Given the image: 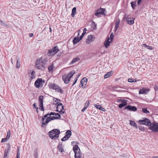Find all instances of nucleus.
Here are the masks:
<instances>
[{"instance_id": "obj_52", "label": "nucleus", "mask_w": 158, "mask_h": 158, "mask_svg": "<svg viewBox=\"0 0 158 158\" xmlns=\"http://www.w3.org/2000/svg\"><path fill=\"white\" fill-rule=\"evenodd\" d=\"M6 141V138H3L1 140L2 143L5 142Z\"/></svg>"}, {"instance_id": "obj_47", "label": "nucleus", "mask_w": 158, "mask_h": 158, "mask_svg": "<svg viewBox=\"0 0 158 158\" xmlns=\"http://www.w3.org/2000/svg\"><path fill=\"white\" fill-rule=\"evenodd\" d=\"M94 14L96 16H97L98 17H100V15H101V14H100L99 12H98L97 10V12L95 13Z\"/></svg>"}, {"instance_id": "obj_23", "label": "nucleus", "mask_w": 158, "mask_h": 158, "mask_svg": "<svg viewBox=\"0 0 158 158\" xmlns=\"http://www.w3.org/2000/svg\"><path fill=\"white\" fill-rule=\"evenodd\" d=\"M127 101H125V102H123V103L119 104L118 105V107L119 108H122L123 106H126L127 104Z\"/></svg>"}, {"instance_id": "obj_50", "label": "nucleus", "mask_w": 158, "mask_h": 158, "mask_svg": "<svg viewBox=\"0 0 158 158\" xmlns=\"http://www.w3.org/2000/svg\"><path fill=\"white\" fill-rule=\"evenodd\" d=\"M114 37V35L113 33H111L110 35V38L111 40V41L113 40Z\"/></svg>"}, {"instance_id": "obj_40", "label": "nucleus", "mask_w": 158, "mask_h": 158, "mask_svg": "<svg viewBox=\"0 0 158 158\" xmlns=\"http://www.w3.org/2000/svg\"><path fill=\"white\" fill-rule=\"evenodd\" d=\"M10 130H9L8 131V132H7V136H6V138H6V139H8L10 138Z\"/></svg>"}, {"instance_id": "obj_46", "label": "nucleus", "mask_w": 158, "mask_h": 158, "mask_svg": "<svg viewBox=\"0 0 158 158\" xmlns=\"http://www.w3.org/2000/svg\"><path fill=\"white\" fill-rule=\"evenodd\" d=\"M78 60H72L70 63L69 65H70L73 64V63L77 62Z\"/></svg>"}, {"instance_id": "obj_22", "label": "nucleus", "mask_w": 158, "mask_h": 158, "mask_svg": "<svg viewBox=\"0 0 158 158\" xmlns=\"http://www.w3.org/2000/svg\"><path fill=\"white\" fill-rule=\"evenodd\" d=\"M71 135V131L70 130H68L67 132H66L65 135V136L66 137H68V139L70 137Z\"/></svg>"}, {"instance_id": "obj_1", "label": "nucleus", "mask_w": 158, "mask_h": 158, "mask_svg": "<svg viewBox=\"0 0 158 158\" xmlns=\"http://www.w3.org/2000/svg\"><path fill=\"white\" fill-rule=\"evenodd\" d=\"M60 133L59 129H55L50 131L48 134L51 139H55L58 138Z\"/></svg>"}, {"instance_id": "obj_15", "label": "nucleus", "mask_w": 158, "mask_h": 158, "mask_svg": "<svg viewBox=\"0 0 158 158\" xmlns=\"http://www.w3.org/2000/svg\"><path fill=\"white\" fill-rule=\"evenodd\" d=\"M58 119H59V118H58V117H56L55 116L48 117V118H46V122L45 123H48L49 122L52 120Z\"/></svg>"}, {"instance_id": "obj_26", "label": "nucleus", "mask_w": 158, "mask_h": 158, "mask_svg": "<svg viewBox=\"0 0 158 158\" xmlns=\"http://www.w3.org/2000/svg\"><path fill=\"white\" fill-rule=\"evenodd\" d=\"M76 7H73L72 10V14H71V16L73 17L76 14Z\"/></svg>"}, {"instance_id": "obj_60", "label": "nucleus", "mask_w": 158, "mask_h": 158, "mask_svg": "<svg viewBox=\"0 0 158 158\" xmlns=\"http://www.w3.org/2000/svg\"><path fill=\"white\" fill-rule=\"evenodd\" d=\"M61 52H59L57 54V56H60V55L61 54Z\"/></svg>"}, {"instance_id": "obj_43", "label": "nucleus", "mask_w": 158, "mask_h": 158, "mask_svg": "<svg viewBox=\"0 0 158 158\" xmlns=\"http://www.w3.org/2000/svg\"><path fill=\"white\" fill-rule=\"evenodd\" d=\"M33 108H34V109L35 108V109H36V111H37V113H38V108L37 107H36V104L35 103H34V104H33Z\"/></svg>"}, {"instance_id": "obj_9", "label": "nucleus", "mask_w": 158, "mask_h": 158, "mask_svg": "<svg viewBox=\"0 0 158 158\" xmlns=\"http://www.w3.org/2000/svg\"><path fill=\"white\" fill-rule=\"evenodd\" d=\"M44 81H43L42 78H38L35 82L34 85L37 88H39L41 86V83L44 82Z\"/></svg>"}, {"instance_id": "obj_61", "label": "nucleus", "mask_w": 158, "mask_h": 158, "mask_svg": "<svg viewBox=\"0 0 158 158\" xmlns=\"http://www.w3.org/2000/svg\"><path fill=\"white\" fill-rule=\"evenodd\" d=\"M139 129L142 130L143 129V127H142V126H141L139 127Z\"/></svg>"}, {"instance_id": "obj_54", "label": "nucleus", "mask_w": 158, "mask_h": 158, "mask_svg": "<svg viewBox=\"0 0 158 158\" xmlns=\"http://www.w3.org/2000/svg\"><path fill=\"white\" fill-rule=\"evenodd\" d=\"M142 47H143L146 48H147V47H148V46L147 45L145 44H142Z\"/></svg>"}, {"instance_id": "obj_18", "label": "nucleus", "mask_w": 158, "mask_h": 158, "mask_svg": "<svg viewBox=\"0 0 158 158\" xmlns=\"http://www.w3.org/2000/svg\"><path fill=\"white\" fill-rule=\"evenodd\" d=\"M89 101H87L86 102L85 104L84 108L82 109L81 111L82 112H84L87 108L88 106H89Z\"/></svg>"}, {"instance_id": "obj_25", "label": "nucleus", "mask_w": 158, "mask_h": 158, "mask_svg": "<svg viewBox=\"0 0 158 158\" xmlns=\"http://www.w3.org/2000/svg\"><path fill=\"white\" fill-rule=\"evenodd\" d=\"M80 40H79V39L78 37H75L73 40V43L74 44H77Z\"/></svg>"}, {"instance_id": "obj_59", "label": "nucleus", "mask_w": 158, "mask_h": 158, "mask_svg": "<svg viewBox=\"0 0 158 158\" xmlns=\"http://www.w3.org/2000/svg\"><path fill=\"white\" fill-rule=\"evenodd\" d=\"M87 30V29L86 28H85L83 30V32H85V33H86V31Z\"/></svg>"}, {"instance_id": "obj_12", "label": "nucleus", "mask_w": 158, "mask_h": 158, "mask_svg": "<svg viewBox=\"0 0 158 158\" xmlns=\"http://www.w3.org/2000/svg\"><path fill=\"white\" fill-rule=\"evenodd\" d=\"M10 146L9 145L8 147L5 149L3 158H8L7 155L8 154V151L10 150Z\"/></svg>"}, {"instance_id": "obj_41", "label": "nucleus", "mask_w": 158, "mask_h": 158, "mask_svg": "<svg viewBox=\"0 0 158 158\" xmlns=\"http://www.w3.org/2000/svg\"><path fill=\"white\" fill-rule=\"evenodd\" d=\"M46 122V119H45V120H44V121H42V127H45V125H46V124L47 123H45Z\"/></svg>"}, {"instance_id": "obj_4", "label": "nucleus", "mask_w": 158, "mask_h": 158, "mask_svg": "<svg viewBox=\"0 0 158 158\" xmlns=\"http://www.w3.org/2000/svg\"><path fill=\"white\" fill-rule=\"evenodd\" d=\"M59 50L58 46H56L54 47L52 49L49 50L47 55L49 56H54L57 52L59 51Z\"/></svg>"}, {"instance_id": "obj_38", "label": "nucleus", "mask_w": 158, "mask_h": 158, "mask_svg": "<svg viewBox=\"0 0 158 158\" xmlns=\"http://www.w3.org/2000/svg\"><path fill=\"white\" fill-rule=\"evenodd\" d=\"M48 116H50V114L49 113L46 114V115H45L43 117L42 120L43 121H44V120H45V118H48Z\"/></svg>"}, {"instance_id": "obj_32", "label": "nucleus", "mask_w": 158, "mask_h": 158, "mask_svg": "<svg viewBox=\"0 0 158 158\" xmlns=\"http://www.w3.org/2000/svg\"><path fill=\"white\" fill-rule=\"evenodd\" d=\"M136 1L132 2H131V4L132 8L133 9H135V7L136 6Z\"/></svg>"}, {"instance_id": "obj_19", "label": "nucleus", "mask_w": 158, "mask_h": 158, "mask_svg": "<svg viewBox=\"0 0 158 158\" xmlns=\"http://www.w3.org/2000/svg\"><path fill=\"white\" fill-rule=\"evenodd\" d=\"M94 106L97 109H99L100 110L104 111H105V109L104 108L102 107L101 105H97L96 104H94Z\"/></svg>"}, {"instance_id": "obj_14", "label": "nucleus", "mask_w": 158, "mask_h": 158, "mask_svg": "<svg viewBox=\"0 0 158 158\" xmlns=\"http://www.w3.org/2000/svg\"><path fill=\"white\" fill-rule=\"evenodd\" d=\"M134 19L133 18H128L126 20V21L128 24L132 25L134 23Z\"/></svg>"}, {"instance_id": "obj_57", "label": "nucleus", "mask_w": 158, "mask_h": 158, "mask_svg": "<svg viewBox=\"0 0 158 158\" xmlns=\"http://www.w3.org/2000/svg\"><path fill=\"white\" fill-rule=\"evenodd\" d=\"M119 22L118 21H116L115 23V25H119Z\"/></svg>"}, {"instance_id": "obj_13", "label": "nucleus", "mask_w": 158, "mask_h": 158, "mask_svg": "<svg viewBox=\"0 0 158 158\" xmlns=\"http://www.w3.org/2000/svg\"><path fill=\"white\" fill-rule=\"evenodd\" d=\"M87 81V79L85 77L83 78L81 81V84L82 86L85 87Z\"/></svg>"}, {"instance_id": "obj_62", "label": "nucleus", "mask_w": 158, "mask_h": 158, "mask_svg": "<svg viewBox=\"0 0 158 158\" xmlns=\"http://www.w3.org/2000/svg\"><path fill=\"white\" fill-rule=\"evenodd\" d=\"M141 1L142 0H138L137 2L138 4H139L141 2Z\"/></svg>"}, {"instance_id": "obj_30", "label": "nucleus", "mask_w": 158, "mask_h": 158, "mask_svg": "<svg viewBox=\"0 0 158 158\" xmlns=\"http://www.w3.org/2000/svg\"><path fill=\"white\" fill-rule=\"evenodd\" d=\"M130 124L131 126H133L134 127L136 128H137V125H136L134 121H130Z\"/></svg>"}, {"instance_id": "obj_29", "label": "nucleus", "mask_w": 158, "mask_h": 158, "mask_svg": "<svg viewBox=\"0 0 158 158\" xmlns=\"http://www.w3.org/2000/svg\"><path fill=\"white\" fill-rule=\"evenodd\" d=\"M44 99V97L43 96L41 95L40 96L39 98V104L43 103V100Z\"/></svg>"}, {"instance_id": "obj_45", "label": "nucleus", "mask_w": 158, "mask_h": 158, "mask_svg": "<svg viewBox=\"0 0 158 158\" xmlns=\"http://www.w3.org/2000/svg\"><path fill=\"white\" fill-rule=\"evenodd\" d=\"M127 101L126 100H123V99H118L117 102L119 103H121L123 102H124L125 101Z\"/></svg>"}, {"instance_id": "obj_35", "label": "nucleus", "mask_w": 158, "mask_h": 158, "mask_svg": "<svg viewBox=\"0 0 158 158\" xmlns=\"http://www.w3.org/2000/svg\"><path fill=\"white\" fill-rule=\"evenodd\" d=\"M16 158H20V152L19 148H17Z\"/></svg>"}, {"instance_id": "obj_21", "label": "nucleus", "mask_w": 158, "mask_h": 158, "mask_svg": "<svg viewBox=\"0 0 158 158\" xmlns=\"http://www.w3.org/2000/svg\"><path fill=\"white\" fill-rule=\"evenodd\" d=\"M109 40L110 39L108 38V39L104 42V46L106 48H107L110 45V42L109 41Z\"/></svg>"}, {"instance_id": "obj_5", "label": "nucleus", "mask_w": 158, "mask_h": 158, "mask_svg": "<svg viewBox=\"0 0 158 158\" xmlns=\"http://www.w3.org/2000/svg\"><path fill=\"white\" fill-rule=\"evenodd\" d=\"M148 128L153 132H158V123L156 122L151 123V125L148 127Z\"/></svg>"}, {"instance_id": "obj_48", "label": "nucleus", "mask_w": 158, "mask_h": 158, "mask_svg": "<svg viewBox=\"0 0 158 158\" xmlns=\"http://www.w3.org/2000/svg\"><path fill=\"white\" fill-rule=\"evenodd\" d=\"M0 23L1 24V25L3 26H5L6 24L2 20H0Z\"/></svg>"}, {"instance_id": "obj_10", "label": "nucleus", "mask_w": 158, "mask_h": 158, "mask_svg": "<svg viewBox=\"0 0 158 158\" xmlns=\"http://www.w3.org/2000/svg\"><path fill=\"white\" fill-rule=\"evenodd\" d=\"M70 77H69V74H64L62 76V79L65 84H68L70 80Z\"/></svg>"}, {"instance_id": "obj_56", "label": "nucleus", "mask_w": 158, "mask_h": 158, "mask_svg": "<svg viewBox=\"0 0 158 158\" xmlns=\"http://www.w3.org/2000/svg\"><path fill=\"white\" fill-rule=\"evenodd\" d=\"M29 36L30 37H33L34 36V35L33 33H31L29 34Z\"/></svg>"}, {"instance_id": "obj_44", "label": "nucleus", "mask_w": 158, "mask_h": 158, "mask_svg": "<svg viewBox=\"0 0 158 158\" xmlns=\"http://www.w3.org/2000/svg\"><path fill=\"white\" fill-rule=\"evenodd\" d=\"M68 139V137H66L65 136L61 139V140L63 141H64Z\"/></svg>"}, {"instance_id": "obj_37", "label": "nucleus", "mask_w": 158, "mask_h": 158, "mask_svg": "<svg viewBox=\"0 0 158 158\" xmlns=\"http://www.w3.org/2000/svg\"><path fill=\"white\" fill-rule=\"evenodd\" d=\"M142 111L145 113L147 114L149 113V111L147 110V109L146 108H142Z\"/></svg>"}, {"instance_id": "obj_64", "label": "nucleus", "mask_w": 158, "mask_h": 158, "mask_svg": "<svg viewBox=\"0 0 158 158\" xmlns=\"http://www.w3.org/2000/svg\"><path fill=\"white\" fill-rule=\"evenodd\" d=\"M139 80H136V79H134V82H136L137 81H139Z\"/></svg>"}, {"instance_id": "obj_39", "label": "nucleus", "mask_w": 158, "mask_h": 158, "mask_svg": "<svg viewBox=\"0 0 158 158\" xmlns=\"http://www.w3.org/2000/svg\"><path fill=\"white\" fill-rule=\"evenodd\" d=\"M39 106L40 107V110L41 111H44V107H43V103H40V104Z\"/></svg>"}, {"instance_id": "obj_53", "label": "nucleus", "mask_w": 158, "mask_h": 158, "mask_svg": "<svg viewBox=\"0 0 158 158\" xmlns=\"http://www.w3.org/2000/svg\"><path fill=\"white\" fill-rule=\"evenodd\" d=\"M50 114V116H51V115H54L56 114V113L54 112H51L50 113H49Z\"/></svg>"}, {"instance_id": "obj_34", "label": "nucleus", "mask_w": 158, "mask_h": 158, "mask_svg": "<svg viewBox=\"0 0 158 158\" xmlns=\"http://www.w3.org/2000/svg\"><path fill=\"white\" fill-rule=\"evenodd\" d=\"M54 67V66L53 64H52L48 67V70L49 72H52V70L53 68Z\"/></svg>"}, {"instance_id": "obj_16", "label": "nucleus", "mask_w": 158, "mask_h": 158, "mask_svg": "<svg viewBox=\"0 0 158 158\" xmlns=\"http://www.w3.org/2000/svg\"><path fill=\"white\" fill-rule=\"evenodd\" d=\"M92 41H93V36L91 35H88L87 39L86 40L87 44H89Z\"/></svg>"}, {"instance_id": "obj_3", "label": "nucleus", "mask_w": 158, "mask_h": 158, "mask_svg": "<svg viewBox=\"0 0 158 158\" xmlns=\"http://www.w3.org/2000/svg\"><path fill=\"white\" fill-rule=\"evenodd\" d=\"M45 64V63L42 60H37L35 67L38 69L43 70L44 68Z\"/></svg>"}, {"instance_id": "obj_31", "label": "nucleus", "mask_w": 158, "mask_h": 158, "mask_svg": "<svg viewBox=\"0 0 158 158\" xmlns=\"http://www.w3.org/2000/svg\"><path fill=\"white\" fill-rule=\"evenodd\" d=\"M146 90L144 89L143 88L142 89H140L139 91V94H143L146 93Z\"/></svg>"}, {"instance_id": "obj_20", "label": "nucleus", "mask_w": 158, "mask_h": 158, "mask_svg": "<svg viewBox=\"0 0 158 158\" xmlns=\"http://www.w3.org/2000/svg\"><path fill=\"white\" fill-rule=\"evenodd\" d=\"M33 156L35 158H38L37 148L34 150L33 152Z\"/></svg>"}, {"instance_id": "obj_17", "label": "nucleus", "mask_w": 158, "mask_h": 158, "mask_svg": "<svg viewBox=\"0 0 158 158\" xmlns=\"http://www.w3.org/2000/svg\"><path fill=\"white\" fill-rule=\"evenodd\" d=\"M57 149L58 150L60 151L61 152H64V150L63 149L62 145V143H59L57 147Z\"/></svg>"}, {"instance_id": "obj_49", "label": "nucleus", "mask_w": 158, "mask_h": 158, "mask_svg": "<svg viewBox=\"0 0 158 158\" xmlns=\"http://www.w3.org/2000/svg\"><path fill=\"white\" fill-rule=\"evenodd\" d=\"M134 79L131 78H129L128 79V81L129 82L132 83L134 82Z\"/></svg>"}, {"instance_id": "obj_51", "label": "nucleus", "mask_w": 158, "mask_h": 158, "mask_svg": "<svg viewBox=\"0 0 158 158\" xmlns=\"http://www.w3.org/2000/svg\"><path fill=\"white\" fill-rule=\"evenodd\" d=\"M55 115L56 116V117H58V118H60L61 116L60 114L58 113H56Z\"/></svg>"}, {"instance_id": "obj_55", "label": "nucleus", "mask_w": 158, "mask_h": 158, "mask_svg": "<svg viewBox=\"0 0 158 158\" xmlns=\"http://www.w3.org/2000/svg\"><path fill=\"white\" fill-rule=\"evenodd\" d=\"M148 49H149L150 50H152L153 49L152 47V46H148V47L147 48Z\"/></svg>"}, {"instance_id": "obj_8", "label": "nucleus", "mask_w": 158, "mask_h": 158, "mask_svg": "<svg viewBox=\"0 0 158 158\" xmlns=\"http://www.w3.org/2000/svg\"><path fill=\"white\" fill-rule=\"evenodd\" d=\"M56 111L61 114H63L64 113V106L62 104L59 103L58 104Z\"/></svg>"}, {"instance_id": "obj_24", "label": "nucleus", "mask_w": 158, "mask_h": 158, "mask_svg": "<svg viewBox=\"0 0 158 158\" xmlns=\"http://www.w3.org/2000/svg\"><path fill=\"white\" fill-rule=\"evenodd\" d=\"M35 72L34 71H32L31 72V75L30 76V78L31 80L33 79V78H35Z\"/></svg>"}, {"instance_id": "obj_28", "label": "nucleus", "mask_w": 158, "mask_h": 158, "mask_svg": "<svg viewBox=\"0 0 158 158\" xmlns=\"http://www.w3.org/2000/svg\"><path fill=\"white\" fill-rule=\"evenodd\" d=\"M112 73V72L110 71L107 73L104 76V78H106L109 77L111 75Z\"/></svg>"}, {"instance_id": "obj_27", "label": "nucleus", "mask_w": 158, "mask_h": 158, "mask_svg": "<svg viewBox=\"0 0 158 158\" xmlns=\"http://www.w3.org/2000/svg\"><path fill=\"white\" fill-rule=\"evenodd\" d=\"M97 24L95 23L94 21H93L91 23V26L94 30H96L97 29Z\"/></svg>"}, {"instance_id": "obj_7", "label": "nucleus", "mask_w": 158, "mask_h": 158, "mask_svg": "<svg viewBox=\"0 0 158 158\" xmlns=\"http://www.w3.org/2000/svg\"><path fill=\"white\" fill-rule=\"evenodd\" d=\"M139 123L140 125H145L149 127L151 125V123L150 121L148 119L145 118L143 120H139Z\"/></svg>"}, {"instance_id": "obj_11", "label": "nucleus", "mask_w": 158, "mask_h": 158, "mask_svg": "<svg viewBox=\"0 0 158 158\" xmlns=\"http://www.w3.org/2000/svg\"><path fill=\"white\" fill-rule=\"evenodd\" d=\"M128 109L130 111H135L137 110V108L135 106L128 105L125 107V110Z\"/></svg>"}, {"instance_id": "obj_58", "label": "nucleus", "mask_w": 158, "mask_h": 158, "mask_svg": "<svg viewBox=\"0 0 158 158\" xmlns=\"http://www.w3.org/2000/svg\"><path fill=\"white\" fill-rule=\"evenodd\" d=\"M84 36H82V35H81L79 38V40H81L82 38Z\"/></svg>"}, {"instance_id": "obj_33", "label": "nucleus", "mask_w": 158, "mask_h": 158, "mask_svg": "<svg viewBox=\"0 0 158 158\" xmlns=\"http://www.w3.org/2000/svg\"><path fill=\"white\" fill-rule=\"evenodd\" d=\"M97 11L98 12L101 14V15H103L104 14V11H105V10L103 8L98 9Z\"/></svg>"}, {"instance_id": "obj_42", "label": "nucleus", "mask_w": 158, "mask_h": 158, "mask_svg": "<svg viewBox=\"0 0 158 158\" xmlns=\"http://www.w3.org/2000/svg\"><path fill=\"white\" fill-rule=\"evenodd\" d=\"M16 67L17 68H19L20 66V62L18 60H16Z\"/></svg>"}, {"instance_id": "obj_6", "label": "nucleus", "mask_w": 158, "mask_h": 158, "mask_svg": "<svg viewBox=\"0 0 158 158\" xmlns=\"http://www.w3.org/2000/svg\"><path fill=\"white\" fill-rule=\"evenodd\" d=\"M73 150L75 153V158H81V151L78 145L74 146Z\"/></svg>"}, {"instance_id": "obj_63", "label": "nucleus", "mask_w": 158, "mask_h": 158, "mask_svg": "<svg viewBox=\"0 0 158 158\" xmlns=\"http://www.w3.org/2000/svg\"><path fill=\"white\" fill-rule=\"evenodd\" d=\"M119 25H115V27L116 28V29H118Z\"/></svg>"}, {"instance_id": "obj_2", "label": "nucleus", "mask_w": 158, "mask_h": 158, "mask_svg": "<svg viewBox=\"0 0 158 158\" xmlns=\"http://www.w3.org/2000/svg\"><path fill=\"white\" fill-rule=\"evenodd\" d=\"M49 88L55 89L56 91L58 92H60L61 94L63 93V91L60 87L55 84L51 83L49 85Z\"/></svg>"}, {"instance_id": "obj_36", "label": "nucleus", "mask_w": 158, "mask_h": 158, "mask_svg": "<svg viewBox=\"0 0 158 158\" xmlns=\"http://www.w3.org/2000/svg\"><path fill=\"white\" fill-rule=\"evenodd\" d=\"M75 72L74 70H73L71 72H70L68 74H69V77L70 78L72 77L73 75L75 73Z\"/></svg>"}]
</instances>
